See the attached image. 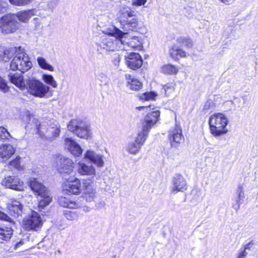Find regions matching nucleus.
Masks as SVG:
<instances>
[{"instance_id":"obj_1","label":"nucleus","mask_w":258,"mask_h":258,"mask_svg":"<svg viewBox=\"0 0 258 258\" xmlns=\"http://www.w3.org/2000/svg\"><path fill=\"white\" fill-rule=\"evenodd\" d=\"M139 110H143L148 112L142 122V130L138 133L134 141L130 142L126 150L131 154L136 155L139 152L142 146L144 144L151 128L157 123L160 118V112L154 106H139L136 108Z\"/></svg>"},{"instance_id":"obj_2","label":"nucleus","mask_w":258,"mask_h":258,"mask_svg":"<svg viewBox=\"0 0 258 258\" xmlns=\"http://www.w3.org/2000/svg\"><path fill=\"white\" fill-rule=\"evenodd\" d=\"M120 24V28L125 34L130 31H138L142 27V23L138 20L135 12L128 7H121L117 14Z\"/></svg>"},{"instance_id":"obj_3","label":"nucleus","mask_w":258,"mask_h":258,"mask_svg":"<svg viewBox=\"0 0 258 258\" xmlns=\"http://www.w3.org/2000/svg\"><path fill=\"white\" fill-rule=\"evenodd\" d=\"M208 123L211 134L216 138L225 135L229 131L227 126L229 119L224 113H213L210 116Z\"/></svg>"},{"instance_id":"obj_4","label":"nucleus","mask_w":258,"mask_h":258,"mask_svg":"<svg viewBox=\"0 0 258 258\" xmlns=\"http://www.w3.org/2000/svg\"><path fill=\"white\" fill-rule=\"evenodd\" d=\"M96 50L99 54L106 51H113L125 49L124 43L121 39L111 35H102L99 41L96 42Z\"/></svg>"},{"instance_id":"obj_5","label":"nucleus","mask_w":258,"mask_h":258,"mask_svg":"<svg viewBox=\"0 0 258 258\" xmlns=\"http://www.w3.org/2000/svg\"><path fill=\"white\" fill-rule=\"evenodd\" d=\"M32 66L28 55L20 47L19 51L15 55L10 64V68L13 70H18L22 73L30 70Z\"/></svg>"},{"instance_id":"obj_6","label":"nucleus","mask_w":258,"mask_h":258,"mask_svg":"<svg viewBox=\"0 0 258 258\" xmlns=\"http://www.w3.org/2000/svg\"><path fill=\"white\" fill-rule=\"evenodd\" d=\"M68 128L70 131L81 138L88 139L91 137L92 133L89 125L81 120H71L68 125Z\"/></svg>"},{"instance_id":"obj_7","label":"nucleus","mask_w":258,"mask_h":258,"mask_svg":"<svg viewBox=\"0 0 258 258\" xmlns=\"http://www.w3.org/2000/svg\"><path fill=\"white\" fill-rule=\"evenodd\" d=\"M27 89L30 95L35 97L44 98L49 92L50 88L40 81L33 79L27 82Z\"/></svg>"},{"instance_id":"obj_8","label":"nucleus","mask_w":258,"mask_h":258,"mask_svg":"<svg viewBox=\"0 0 258 258\" xmlns=\"http://www.w3.org/2000/svg\"><path fill=\"white\" fill-rule=\"evenodd\" d=\"M36 127L37 134L42 139L52 141L59 134V125L56 124H52L46 127L43 124H38L36 123Z\"/></svg>"},{"instance_id":"obj_9","label":"nucleus","mask_w":258,"mask_h":258,"mask_svg":"<svg viewBox=\"0 0 258 258\" xmlns=\"http://www.w3.org/2000/svg\"><path fill=\"white\" fill-rule=\"evenodd\" d=\"M62 188L64 192L78 195L82 192L81 180L76 177L70 176L62 182Z\"/></svg>"},{"instance_id":"obj_10","label":"nucleus","mask_w":258,"mask_h":258,"mask_svg":"<svg viewBox=\"0 0 258 258\" xmlns=\"http://www.w3.org/2000/svg\"><path fill=\"white\" fill-rule=\"evenodd\" d=\"M18 28V23L14 14H8L0 19V28L5 34L14 32Z\"/></svg>"},{"instance_id":"obj_11","label":"nucleus","mask_w":258,"mask_h":258,"mask_svg":"<svg viewBox=\"0 0 258 258\" xmlns=\"http://www.w3.org/2000/svg\"><path fill=\"white\" fill-rule=\"evenodd\" d=\"M24 228L27 230H38L42 225V221L40 215L35 212H32L30 216L23 220Z\"/></svg>"},{"instance_id":"obj_12","label":"nucleus","mask_w":258,"mask_h":258,"mask_svg":"<svg viewBox=\"0 0 258 258\" xmlns=\"http://www.w3.org/2000/svg\"><path fill=\"white\" fill-rule=\"evenodd\" d=\"M168 138L172 147L178 146L184 141L182 129L180 125L176 124L168 133Z\"/></svg>"},{"instance_id":"obj_13","label":"nucleus","mask_w":258,"mask_h":258,"mask_svg":"<svg viewBox=\"0 0 258 258\" xmlns=\"http://www.w3.org/2000/svg\"><path fill=\"white\" fill-rule=\"evenodd\" d=\"M171 183V192L173 194L183 192L187 189L186 180L181 174H175L172 178Z\"/></svg>"},{"instance_id":"obj_14","label":"nucleus","mask_w":258,"mask_h":258,"mask_svg":"<svg viewBox=\"0 0 258 258\" xmlns=\"http://www.w3.org/2000/svg\"><path fill=\"white\" fill-rule=\"evenodd\" d=\"M84 158L89 160L97 167H102L104 165V156L92 149L87 150L85 152Z\"/></svg>"},{"instance_id":"obj_15","label":"nucleus","mask_w":258,"mask_h":258,"mask_svg":"<svg viewBox=\"0 0 258 258\" xmlns=\"http://www.w3.org/2000/svg\"><path fill=\"white\" fill-rule=\"evenodd\" d=\"M2 184L6 187L16 190H23L25 187L24 182L15 176H10L5 178L2 181Z\"/></svg>"},{"instance_id":"obj_16","label":"nucleus","mask_w":258,"mask_h":258,"mask_svg":"<svg viewBox=\"0 0 258 258\" xmlns=\"http://www.w3.org/2000/svg\"><path fill=\"white\" fill-rule=\"evenodd\" d=\"M58 170L62 174H71L74 169V162L70 158L61 157L57 161Z\"/></svg>"},{"instance_id":"obj_17","label":"nucleus","mask_w":258,"mask_h":258,"mask_svg":"<svg viewBox=\"0 0 258 258\" xmlns=\"http://www.w3.org/2000/svg\"><path fill=\"white\" fill-rule=\"evenodd\" d=\"M125 57L127 66L132 70L138 69L143 64L142 57L138 53H130Z\"/></svg>"},{"instance_id":"obj_18","label":"nucleus","mask_w":258,"mask_h":258,"mask_svg":"<svg viewBox=\"0 0 258 258\" xmlns=\"http://www.w3.org/2000/svg\"><path fill=\"white\" fill-rule=\"evenodd\" d=\"M65 148L74 156L79 157L83 152L81 146L73 139L67 138L64 140Z\"/></svg>"},{"instance_id":"obj_19","label":"nucleus","mask_w":258,"mask_h":258,"mask_svg":"<svg viewBox=\"0 0 258 258\" xmlns=\"http://www.w3.org/2000/svg\"><path fill=\"white\" fill-rule=\"evenodd\" d=\"M78 172L82 176H94L96 174V169L91 164H87L82 161L77 164Z\"/></svg>"},{"instance_id":"obj_20","label":"nucleus","mask_w":258,"mask_h":258,"mask_svg":"<svg viewBox=\"0 0 258 258\" xmlns=\"http://www.w3.org/2000/svg\"><path fill=\"white\" fill-rule=\"evenodd\" d=\"M9 214L14 217H18L22 212V205L19 201L12 199L7 204Z\"/></svg>"},{"instance_id":"obj_21","label":"nucleus","mask_w":258,"mask_h":258,"mask_svg":"<svg viewBox=\"0 0 258 258\" xmlns=\"http://www.w3.org/2000/svg\"><path fill=\"white\" fill-rule=\"evenodd\" d=\"M82 191L87 202H91L96 198V191L91 184L85 181L83 183Z\"/></svg>"},{"instance_id":"obj_22","label":"nucleus","mask_w":258,"mask_h":258,"mask_svg":"<svg viewBox=\"0 0 258 258\" xmlns=\"http://www.w3.org/2000/svg\"><path fill=\"white\" fill-rule=\"evenodd\" d=\"M126 86L130 89L133 91H139L143 88V83L130 74H126L125 75Z\"/></svg>"},{"instance_id":"obj_23","label":"nucleus","mask_w":258,"mask_h":258,"mask_svg":"<svg viewBox=\"0 0 258 258\" xmlns=\"http://www.w3.org/2000/svg\"><path fill=\"white\" fill-rule=\"evenodd\" d=\"M30 186L35 195L38 196L47 191L46 188L35 178L30 179Z\"/></svg>"},{"instance_id":"obj_24","label":"nucleus","mask_w":258,"mask_h":258,"mask_svg":"<svg viewBox=\"0 0 258 258\" xmlns=\"http://www.w3.org/2000/svg\"><path fill=\"white\" fill-rule=\"evenodd\" d=\"M15 152V148L10 144H4L0 146V157L3 159L10 158Z\"/></svg>"},{"instance_id":"obj_25","label":"nucleus","mask_w":258,"mask_h":258,"mask_svg":"<svg viewBox=\"0 0 258 258\" xmlns=\"http://www.w3.org/2000/svg\"><path fill=\"white\" fill-rule=\"evenodd\" d=\"M143 40L141 37L134 36L130 38L126 44H124L126 47L125 50L127 49V47H129L135 50H141L143 48Z\"/></svg>"},{"instance_id":"obj_26","label":"nucleus","mask_w":258,"mask_h":258,"mask_svg":"<svg viewBox=\"0 0 258 258\" xmlns=\"http://www.w3.org/2000/svg\"><path fill=\"white\" fill-rule=\"evenodd\" d=\"M9 77L10 82L16 85L17 87L21 90H24L25 89L26 84L23 76L21 74H11L9 76Z\"/></svg>"},{"instance_id":"obj_27","label":"nucleus","mask_w":258,"mask_h":258,"mask_svg":"<svg viewBox=\"0 0 258 258\" xmlns=\"http://www.w3.org/2000/svg\"><path fill=\"white\" fill-rule=\"evenodd\" d=\"M9 223L8 225H0V240L7 241L9 240L13 233V230Z\"/></svg>"},{"instance_id":"obj_28","label":"nucleus","mask_w":258,"mask_h":258,"mask_svg":"<svg viewBox=\"0 0 258 258\" xmlns=\"http://www.w3.org/2000/svg\"><path fill=\"white\" fill-rule=\"evenodd\" d=\"M19 51V48L10 47L0 52V59L5 62L9 61Z\"/></svg>"},{"instance_id":"obj_29","label":"nucleus","mask_w":258,"mask_h":258,"mask_svg":"<svg viewBox=\"0 0 258 258\" xmlns=\"http://www.w3.org/2000/svg\"><path fill=\"white\" fill-rule=\"evenodd\" d=\"M35 13L36 10L32 9L27 11H21L14 15L16 16V18H17L20 21L26 23L32 16L35 15Z\"/></svg>"},{"instance_id":"obj_30","label":"nucleus","mask_w":258,"mask_h":258,"mask_svg":"<svg viewBox=\"0 0 258 258\" xmlns=\"http://www.w3.org/2000/svg\"><path fill=\"white\" fill-rule=\"evenodd\" d=\"M58 204L61 207L70 209H77L80 207L79 204L71 200L68 198L61 197L58 201Z\"/></svg>"},{"instance_id":"obj_31","label":"nucleus","mask_w":258,"mask_h":258,"mask_svg":"<svg viewBox=\"0 0 258 258\" xmlns=\"http://www.w3.org/2000/svg\"><path fill=\"white\" fill-rule=\"evenodd\" d=\"M170 56L174 59H178L179 57H185L187 53L183 49L178 48L176 45H173L169 50Z\"/></svg>"},{"instance_id":"obj_32","label":"nucleus","mask_w":258,"mask_h":258,"mask_svg":"<svg viewBox=\"0 0 258 258\" xmlns=\"http://www.w3.org/2000/svg\"><path fill=\"white\" fill-rule=\"evenodd\" d=\"M38 199V207L40 209H42L48 205L52 201V198L48 195V191L39 196Z\"/></svg>"},{"instance_id":"obj_33","label":"nucleus","mask_w":258,"mask_h":258,"mask_svg":"<svg viewBox=\"0 0 258 258\" xmlns=\"http://www.w3.org/2000/svg\"><path fill=\"white\" fill-rule=\"evenodd\" d=\"M102 32L105 34L104 35H111L120 39H122L125 34L124 32L114 26H112L106 30H103Z\"/></svg>"},{"instance_id":"obj_34","label":"nucleus","mask_w":258,"mask_h":258,"mask_svg":"<svg viewBox=\"0 0 258 258\" xmlns=\"http://www.w3.org/2000/svg\"><path fill=\"white\" fill-rule=\"evenodd\" d=\"M37 61L38 66L42 69L50 72H53L54 71L53 67L49 64L44 57L42 56L37 57Z\"/></svg>"},{"instance_id":"obj_35","label":"nucleus","mask_w":258,"mask_h":258,"mask_svg":"<svg viewBox=\"0 0 258 258\" xmlns=\"http://www.w3.org/2000/svg\"><path fill=\"white\" fill-rule=\"evenodd\" d=\"M161 71L164 74L175 75L177 73L178 69L173 64H167L161 68Z\"/></svg>"},{"instance_id":"obj_36","label":"nucleus","mask_w":258,"mask_h":258,"mask_svg":"<svg viewBox=\"0 0 258 258\" xmlns=\"http://www.w3.org/2000/svg\"><path fill=\"white\" fill-rule=\"evenodd\" d=\"M157 96V94L154 92H145L139 94V99L141 101H147L154 100Z\"/></svg>"},{"instance_id":"obj_37","label":"nucleus","mask_w":258,"mask_h":258,"mask_svg":"<svg viewBox=\"0 0 258 258\" xmlns=\"http://www.w3.org/2000/svg\"><path fill=\"white\" fill-rule=\"evenodd\" d=\"M42 79L47 84L50 85L52 87L56 88L57 86L56 82L53 77L51 75L43 74L42 76Z\"/></svg>"},{"instance_id":"obj_38","label":"nucleus","mask_w":258,"mask_h":258,"mask_svg":"<svg viewBox=\"0 0 258 258\" xmlns=\"http://www.w3.org/2000/svg\"><path fill=\"white\" fill-rule=\"evenodd\" d=\"M253 245L254 243L252 241L246 244L244 246V248L243 249H240V250H239V252L238 254L237 258H245L247 254V253L246 251V250L248 249H253Z\"/></svg>"},{"instance_id":"obj_39","label":"nucleus","mask_w":258,"mask_h":258,"mask_svg":"<svg viewBox=\"0 0 258 258\" xmlns=\"http://www.w3.org/2000/svg\"><path fill=\"white\" fill-rule=\"evenodd\" d=\"M177 40L178 43L187 48L191 47L193 44L192 40L187 37H180Z\"/></svg>"},{"instance_id":"obj_40","label":"nucleus","mask_w":258,"mask_h":258,"mask_svg":"<svg viewBox=\"0 0 258 258\" xmlns=\"http://www.w3.org/2000/svg\"><path fill=\"white\" fill-rule=\"evenodd\" d=\"M21 158L17 156L15 159L9 162V167L10 168H15L17 170H21L23 168L20 162Z\"/></svg>"},{"instance_id":"obj_41","label":"nucleus","mask_w":258,"mask_h":258,"mask_svg":"<svg viewBox=\"0 0 258 258\" xmlns=\"http://www.w3.org/2000/svg\"><path fill=\"white\" fill-rule=\"evenodd\" d=\"M64 215L67 219L70 221L76 220L79 218V214L76 211L66 210Z\"/></svg>"},{"instance_id":"obj_42","label":"nucleus","mask_w":258,"mask_h":258,"mask_svg":"<svg viewBox=\"0 0 258 258\" xmlns=\"http://www.w3.org/2000/svg\"><path fill=\"white\" fill-rule=\"evenodd\" d=\"M11 138V136L9 132L3 126L0 127V140L6 141L9 140Z\"/></svg>"},{"instance_id":"obj_43","label":"nucleus","mask_w":258,"mask_h":258,"mask_svg":"<svg viewBox=\"0 0 258 258\" xmlns=\"http://www.w3.org/2000/svg\"><path fill=\"white\" fill-rule=\"evenodd\" d=\"M33 0H9L10 3L15 6H24L30 3Z\"/></svg>"},{"instance_id":"obj_44","label":"nucleus","mask_w":258,"mask_h":258,"mask_svg":"<svg viewBox=\"0 0 258 258\" xmlns=\"http://www.w3.org/2000/svg\"><path fill=\"white\" fill-rule=\"evenodd\" d=\"M174 85L172 83H168L164 86L165 93L167 96H170L174 91Z\"/></svg>"},{"instance_id":"obj_45","label":"nucleus","mask_w":258,"mask_h":258,"mask_svg":"<svg viewBox=\"0 0 258 258\" xmlns=\"http://www.w3.org/2000/svg\"><path fill=\"white\" fill-rule=\"evenodd\" d=\"M238 193V200L237 203L238 204V207H239L240 205L242 203L243 200L244 198V194L243 188L241 186H239L237 189Z\"/></svg>"},{"instance_id":"obj_46","label":"nucleus","mask_w":258,"mask_h":258,"mask_svg":"<svg viewBox=\"0 0 258 258\" xmlns=\"http://www.w3.org/2000/svg\"><path fill=\"white\" fill-rule=\"evenodd\" d=\"M215 103L212 100H208L204 104L203 109L204 110L213 109L215 108Z\"/></svg>"},{"instance_id":"obj_47","label":"nucleus","mask_w":258,"mask_h":258,"mask_svg":"<svg viewBox=\"0 0 258 258\" xmlns=\"http://www.w3.org/2000/svg\"><path fill=\"white\" fill-rule=\"evenodd\" d=\"M0 90L5 92L8 90L6 82L0 76Z\"/></svg>"},{"instance_id":"obj_48","label":"nucleus","mask_w":258,"mask_h":258,"mask_svg":"<svg viewBox=\"0 0 258 258\" xmlns=\"http://www.w3.org/2000/svg\"><path fill=\"white\" fill-rule=\"evenodd\" d=\"M0 220L8 221L10 223V224H14V222L7 215L1 211H0Z\"/></svg>"},{"instance_id":"obj_49","label":"nucleus","mask_w":258,"mask_h":258,"mask_svg":"<svg viewBox=\"0 0 258 258\" xmlns=\"http://www.w3.org/2000/svg\"><path fill=\"white\" fill-rule=\"evenodd\" d=\"M121 57L118 54H115L113 59V63L116 66H118L120 63Z\"/></svg>"},{"instance_id":"obj_50","label":"nucleus","mask_w":258,"mask_h":258,"mask_svg":"<svg viewBox=\"0 0 258 258\" xmlns=\"http://www.w3.org/2000/svg\"><path fill=\"white\" fill-rule=\"evenodd\" d=\"M59 0H49L48 2V6L50 9H53L58 4Z\"/></svg>"},{"instance_id":"obj_51","label":"nucleus","mask_w":258,"mask_h":258,"mask_svg":"<svg viewBox=\"0 0 258 258\" xmlns=\"http://www.w3.org/2000/svg\"><path fill=\"white\" fill-rule=\"evenodd\" d=\"M147 2V0H134L133 5L135 6H144Z\"/></svg>"},{"instance_id":"obj_52","label":"nucleus","mask_w":258,"mask_h":258,"mask_svg":"<svg viewBox=\"0 0 258 258\" xmlns=\"http://www.w3.org/2000/svg\"><path fill=\"white\" fill-rule=\"evenodd\" d=\"M98 79H101V81L104 80L106 78V75L103 74H100L98 76Z\"/></svg>"},{"instance_id":"obj_53","label":"nucleus","mask_w":258,"mask_h":258,"mask_svg":"<svg viewBox=\"0 0 258 258\" xmlns=\"http://www.w3.org/2000/svg\"><path fill=\"white\" fill-rule=\"evenodd\" d=\"M23 244V242L22 241H20L19 242H18L15 245V248H17L19 247L20 245H22Z\"/></svg>"},{"instance_id":"obj_54","label":"nucleus","mask_w":258,"mask_h":258,"mask_svg":"<svg viewBox=\"0 0 258 258\" xmlns=\"http://www.w3.org/2000/svg\"><path fill=\"white\" fill-rule=\"evenodd\" d=\"M222 3L225 4H228L230 2L231 0H220Z\"/></svg>"},{"instance_id":"obj_55","label":"nucleus","mask_w":258,"mask_h":258,"mask_svg":"<svg viewBox=\"0 0 258 258\" xmlns=\"http://www.w3.org/2000/svg\"><path fill=\"white\" fill-rule=\"evenodd\" d=\"M84 211L87 212H89L90 211V210H89V208L86 207V208H84Z\"/></svg>"},{"instance_id":"obj_56","label":"nucleus","mask_w":258,"mask_h":258,"mask_svg":"<svg viewBox=\"0 0 258 258\" xmlns=\"http://www.w3.org/2000/svg\"><path fill=\"white\" fill-rule=\"evenodd\" d=\"M3 7L2 6V2L0 1V11H2Z\"/></svg>"}]
</instances>
